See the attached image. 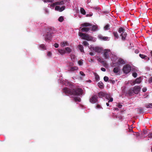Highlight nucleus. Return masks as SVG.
Masks as SVG:
<instances>
[{"label":"nucleus","mask_w":152,"mask_h":152,"mask_svg":"<svg viewBox=\"0 0 152 152\" xmlns=\"http://www.w3.org/2000/svg\"><path fill=\"white\" fill-rule=\"evenodd\" d=\"M69 45V43L66 41H63L61 42L60 45L62 47H64L66 46H68Z\"/></svg>","instance_id":"obj_14"},{"label":"nucleus","mask_w":152,"mask_h":152,"mask_svg":"<svg viewBox=\"0 0 152 152\" xmlns=\"http://www.w3.org/2000/svg\"><path fill=\"white\" fill-rule=\"evenodd\" d=\"M63 20H64V18L62 16L60 17L58 19V21L61 22L63 21Z\"/></svg>","instance_id":"obj_34"},{"label":"nucleus","mask_w":152,"mask_h":152,"mask_svg":"<svg viewBox=\"0 0 152 152\" xmlns=\"http://www.w3.org/2000/svg\"><path fill=\"white\" fill-rule=\"evenodd\" d=\"M99 96L100 97L105 96L106 95V93L103 92H101L99 93Z\"/></svg>","instance_id":"obj_21"},{"label":"nucleus","mask_w":152,"mask_h":152,"mask_svg":"<svg viewBox=\"0 0 152 152\" xmlns=\"http://www.w3.org/2000/svg\"><path fill=\"white\" fill-rule=\"evenodd\" d=\"M102 107L99 104H97L96 106V108L97 109H99L102 108Z\"/></svg>","instance_id":"obj_42"},{"label":"nucleus","mask_w":152,"mask_h":152,"mask_svg":"<svg viewBox=\"0 0 152 152\" xmlns=\"http://www.w3.org/2000/svg\"><path fill=\"white\" fill-rule=\"evenodd\" d=\"M63 90L65 93L70 94L74 95L75 97L74 98L76 101L80 102V99L79 97H77L75 96H79L82 94V91L81 89L77 88L76 90L70 91L67 88H64Z\"/></svg>","instance_id":"obj_1"},{"label":"nucleus","mask_w":152,"mask_h":152,"mask_svg":"<svg viewBox=\"0 0 152 152\" xmlns=\"http://www.w3.org/2000/svg\"><path fill=\"white\" fill-rule=\"evenodd\" d=\"M131 70V68L129 65H126L123 67V72L126 74L129 72Z\"/></svg>","instance_id":"obj_8"},{"label":"nucleus","mask_w":152,"mask_h":152,"mask_svg":"<svg viewBox=\"0 0 152 152\" xmlns=\"http://www.w3.org/2000/svg\"><path fill=\"white\" fill-rule=\"evenodd\" d=\"M106 105L107 106H109V104L108 103H106Z\"/></svg>","instance_id":"obj_59"},{"label":"nucleus","mask_w":152,"mask_h":152,"mask_svg":"<svg viewBox=\"0 0 152 152\" xmlns=\"http://www.w3.org/2000/svg\"><path fill=\"white\" fill-rule=\"evenodd\" d=\"M118 32L121 33V36L122 37V39H124L126 36L127 34L125 31V30L123 28H119Z\"/></svg>","instance_id":"obj_6"},{"label":"nucleus","mask_w":152,"mask_h":152,"mask_svg":"<svg viewBox=\"0 0 152 152\" xmlns=\"http://www.w3.org/2000/svg\"><path fill=\"white\" fill-rule=\"evenodd\" d=\"M43 1L45 2H53L54 1L53 0H43Z\"/></svg>","instance_id":"obj_33"},{"label":"nucleus","mask_w":152,"mask_h":152,"mask_svg":"<svg viewBox=\"0 0 152 152\" xmlns=\"http://www.w3.org/2000/svg\"><path fill=\"white\" fill-rule=\"evenodd\" d=\"M74 65V64L73 63H70L69 65L70 66H72Z\"/></svg>","instance_id":"obj_55"},{"label":"nucleus","mask_w":152,"mask_h":152,"mask_svg":"<svg viewBox=\"0 0 152 152\" xmlns=\"http://www.w3.org/2000/svg\"><path fill=\"white\" fill-rule=\"evenodd\" d=\"M145 107L147 108H152V103H149L146 105Z\"/></svg>","instance_id":"obj_28"},{"label":"nucleus","mask_w":152,"mask_h":152,"mask_svg":"<svg viewBox=\"0 0 152 152\" xmlns=\"http://www.w3.org/2000/svg\"><path fill=\"white\" fill-rule=\"evenodd\" d=\"M113 117L114 118H116L118 120H121L122 118V117L121 115H113Z\"/></svg>","instance_id":"obj_17"},{"label":"nucleus","mask_w":152,"mask_h":152,"mask_svg":"<svg viewBox=\"0 0 152 152\" xmlns=\"http://www.w3.org/2000/svg\"><path fill=\"white\" fill-rule=\"evenodd\" d=\"M66 53H69L72 51V49L69 47H66L65 48Z\"/></svg>","instance_id":"obj_18"},{"label":"nucleus","mask_w":152,"mask_h":152,"mask_svg":"<svg viewBox=\"0 0 152 152\" xmlns=\"http://www.w3.org/2000/svg\"><path fill=\"white\" fill-rule=\"evenodd\" d=\"M135 52L136 53H138V52H136V50H135Z\"/></svg>","instance_id":"obj_60"},{"label":"nucleus","mask_w":152,"mask_h":152,"mask_svg":"<svg viewBox=\"0 0 152 152\" xmlns=\"http://www.w3.org/2000/svg\"><path fill=\"white\" fill-rule=\"evenodd\" d=\"M79 36L82 39L87 40L88 41H95L96 40V38L90 36L87 34L81 33L80 32L79 33Z\"/></svg>","instance_id":"obj_2"},{"label":"nucleus","mask_w":152,"mask_h":152,"mask_svg":"<svg viewBox=\"0 0 152 152\" xmlns=\"http://www.w3.org/2000/svg\"><path fill=\"white\" fill-rule=\"evenodd\" d=\"M129 132H131V131H132V129H131L129 128Z\"/></svg>","instance_id":"obj_58"},{"label":"nucleus","mask_w":152,"mask_h":152,"mask_svg":"<svg viewBox=\"0 0 152 152\" xmlns=\"http://www.w3.org/2000/svg\"><path fill=\"white\" fill-rule=\"evenodd\" d=\"M148 131L146 130H144L143 131V133H142V135H143V134H147Z\"/></svg>","instance_id":"obj_44"},{"label":"nucleus","mask_w":152,"mask_h":152,"mask_svg":"<svg viewBox=\"0 0 152 152\" xmlns=\"http://www.w3.org/2000/svg\"><path fill=\"white\" fill-rule=\"evenodd\" d=\"M148 82L150 83L152 82V77L149 78L148 80Z\"/></svg>","instance_id":"obj_53"},{"label":"nucleus","mask_w":152,"mask_h":152,"mask_svg":"<svg viewBox=\"0 0 152 152\" xmlns=\"http://www.w3.org/2000/svg\"><path fill=\"white\" fill-rule=\"evenodd\" d=\"M56 4V5H62L64 4V1H57L55 2Z\"/></svg>","instance_id":"obj_22"},{"label":"nucleus","mask_w":152,"mask_h":152,"mask_svg":"<svg viewBox=\"0 0 152 152\" xmlns=\"http://www.w3.org/2000/svg\"><path fill=\"white\" fill-rule=\"evenodd\" d=\"M95 76L96 80L97 81L99 80V76L98 75L95 74Z\"/></svg>","instance_id":"obj_32"},{"label":"nucleus","mask_w":152,"mask_h":152,"mask_svg":"<svg viewBox=\"0 0 152 152\" xmlns=\"http://www.w3.org/2000/svg\"><path fill=\"white\" fill-rule=\"evenodd\" d=\"M147 88L145 87V88H143L142 89V91L144 92H145V91H147Z\"/></svg>","instance_id":"obj_48"},{"label":"nucleus","mask_w":152,"mask_h":152,"mask_svg":"<svg viewBox=\"0 0 152 152\" xmlns=\"http://www.w3.org/2000/svg\"><path fill=\"white\" fill-rule=\"evenodd\" d=\"M89 82H91V81L90 80H89Z\"/></svg>","instance_id":"obj_62"},{"label":"nucleus","mask_w":152,"mask_h":152,"mask_svg":"<svg viewBox=\"0 0 152 152\" xmlns=\"http://www.w3.org/2000/svg\"><path fill=\"white\" fill-rule=\"evenodd\" d=\"M117 107H118L119 108H121L122 107V105L120 103H119L118 105H117Z\"/></svg>","instance_id":"obj_51"},{"label":"nucleus","mask_w":152,"mask_h":152,"mask_svg":"<svg viewBox=\"0 0 152 152\" xmlns=\"http://www.w3.org/2000/svg\"><path fill=\"white\" fill-rule=\"evenodd\" d=\"M109 79L108 77L107 76H105L104 77V81L107 82Z\"/></svg>","instance_id":"obj_40"},{"label":"nucleus","mask_w":152,"mask_h":152,"mask_svg":"<svg viewBox=\"0 0 152 152\" xmlns=\"http://www.w3.org/2000/svg\"><path fill=\"white\" fill-rule=\"evenodd\" d=\"M89 48L91 50H94L96 52L98 53L100 52L102 50V48L98 46H96L95 47H94L93 46H88Z\"/></svg>","instance_id":"obj_7"},{"label":"nucleus","mask_w":152,"mask_h":152,"mask_svg":"<svg viewBox=\"0 0 152 152\" xmlns=\"http://www.w3.org/2000/svg\"><path fill=\"white\" fill-rule=\"evenodd\" d=\"M93 8L94 10H98L99 11L100 10V8H99V7L98 6L95 7Z\"/></svg>","instance_id":"obj_37"},{"label":"nucleus","mask_w":152,"mask_h":152,"mask_svg":"<svg viewBox=\"0 0 152 152\" xmlns=\"http://www.w3.org/2000/svg\"><path fill=\"white\" fill-rule=\"evenodd\" d=\"M101 70L102 71H104V72L106 71L105 69L104 68H103V67H102L101 68Z\"/></svg>","instance_id":"obj_54"},{"label":"nucleus","mask_w":152,"mask_h":152,"mask_svg":"<svg viewBox=\"0 0 152 152\" xmlns=\"http://www.w3.org/2000/svg\"><path fill=\"white\" fill-rule=\"evenodd\" d=\"M111 54L110 50L105 49L103 50V57L105 59H108Z\"/></svg>","instance_id":"obj_3"},{"label":"nucleus","mask_w":152,"mask_h":152,"mask_svg":"<svg viewBox=\"0 0 152 152\" xmlns=\"http://www.w3.org/2000/svg\"><path fill=\"white\" fill-rule=\"evenodd\" d=\"M51 34L50 33H48L45 37L46 40H50L51 39Z\"/></svg>","instance_id":"obj_15"},{"label":"nucleus","mask_w":152,"mask_h":152,"mask_svg":"<svg viewBox=\"0 0 152 152\" xmlns=\"http://www.w3.org/2000/svg\"><path fill=\"white\" fill-rule=\"evenodd\" d=\"M78 64L80 66L82 65L83 64V60H80L78 61Z\"/></svg>","instance_id":"obj_30"},{"label":"nucleus","mask_w":152,"mask_h":152,"mask_svg":"<svg viewBox=\"0 0 152 152\" xmlns=\"http://www.w3.org/2000/svg\"><path fill=\"white\" fill-rule=\"evenodd\" d=\"M119 69L118 67H115L113 71L115 73H117L118 71L119 70Z\"/></svg>","instance_id":"obj_29"},{"label":"nucleus","mask_w":152,"mask_h":152,"mask_svg":"<svg viewBox=\"0 0 152 152\" xmlns=\"http://www.w3.org/2000/svg\"><path fill=\"white\" fill-rule=\"evenodd\" d=\"M66 81H61V83H62L63 84H64L65 85H66Z\"/></svg>","instance_id":"obj_47"},{"label":"nucleus","mask_w":152,"mask_h":152,"mask_svg":"<svg viewBox=\"0 0 152 152\" xmlns=\"http://www.w3.org/2000/svg\"><path fill=\"white\" fill-rule=\"evenodd\" d=\"M141 90L140 87L138 86H135L133 89H131L129 91V94H131V91H132L135 94H137Z\"/></svg>","instance_id":"obj_4"},{"label":"nucleus","mask_w":152,"mask_h":152,"mask_svg":"<svg viewBox=\"0 0 152 152\" xmlns=\"http://www.w3.org/2000/svg\"><path fill=\"white\" fill-rule=\"evenodd\" d=\"M90 54L91 56H93L94 55V53H90Z\"/></svg>","instance_id":"obj_56"},{"label":"nucleus","mask_w":152,"mask_h":152,"mask_svg":"<svg viewBox=\"0 0 152 152\" xmlns=\"http://www.w3.org/2000/svg\"><path fill=\"white\" fill-rule=\"evenodd\" d=\"M39 49L42 50H45L46 49V47L44 45L41 44L39 46Z\"/></svg>","instance_id":"obj_20"},{"label":"nucleus","mask_w":152,"mask_h":152,"mask_svg":"<svg viewBox=\"0 0 152 152\" xmlns=\"http://www.w3.org/2000/svg\"><path fill=\"white\" fill-rule=\"evenodd\" d=\"M103 84L102 82H99L98 83V86L100 88H102L103 87Z\"/></svg>","instance_id":"obj_27"},{"label":"nucleus","mask_w":152,"mask_h":152,"mask_svg":"<svg viewBox=\"0 0 152 152\" xmlns=\"http://www.w3.org/2000/svg\"><path fill=\"white\" fill-rule=\"evenodd\" d=\"M99 39L101 40H107L109 39V38L107 37H103L102 35H99L98 36Z\"/></svg>","instance_id":"obj_12"},{"label":"nucleus","mask_w":152,"mask_h":152,"mask_svg":"<svg viewBox=\"0 0 152 152\" xmlns=\"http://www.w3.org/2000/svg\"><path fill=\"white\" fill-rule=\"evenodd\" d=\"M117 63L118 64L120 65L125 64V62L122 59L119 58L118 60Z\"/></svg>","instance_id":"obj_19"},{"label":"nucleus","mask_w":152,"mask_h":152,"mask_svg":"<svg viewBox=\"0 0 152 152\" xmlns=\"http://www.w3.org/2000/svg\"><path fill=\"white\" fill-rule=\"evenodd\" d=\"M138 110L139 111L140 113H143L144 110H143V109L142 108H140L138 109Z\"/></svg>","instance_id":"obj_36"},{"label":"nucleus","mask_w":152,"mask_h":152,"mask_svg":"<svg viewBox=\"0 0 152 152\" xmlns=\"http://www.w3.org/2000/svg\"><path fill=\"white\" fill-rule=\"evenodd\" d=\"M141 82V77L137 78L135 81H134L132 82V83H131L132 85H134L136 83H140Z\"/></svg>","instance_id":"obj_11"},{"label":"nucleus","mask_w":152,"mask_h":152,"mask_svg":"<svg viewBox=\"0 0 152 152\" xmlns=\"http://www.w3.org/2000/svg\"><path fill=\"white\" fill-rule=\"evenodd\" d=\"M105 96L107 99L109 100L108 102H112L113 101V98L110 97V95L107 94L106 93V95Z\"/></svg>","instance_id":"obj_13"},{"label":"nucleus","mask_w":152,"mask_h":152,"mask_svg":"<svg viewBox=\"0 0 152 152\" xmlns=\"http://www.w3.org/2000/svg\"><path fill=\"white\" fill-rule=\"evenodd\" d=\"M65 7V6H64L61 7L59 6H56L55 7V10L61 12L64 10Z\"/></svg>","instance_id":"obj_10"},{"label":"nucleus","mask_w":152,"mask_h":152,"mask_svg":"<svg viewBox=\"0 0 152 152\" xmlns=\"http://www.w3.org/2000/svg\"><path fill=\"white\" fill-rule=\"evenodd\" d=\"M114 36L115 37L117 38H118V33L116 32H114L113 33Z\"/></svg>","instance_id":"obj_39"},{"label":"nucleus","mask_w":152,"mask_h":152,"mask_svg":"<svg viewBox=\"0 0 152 152\" xmlns=\"http://www.w3.org/2000/svg\"><path fill=\"white\" fill-rule=\"evenodd\" d=\"M81 26L82 27H83L81 29V30L82 31L87 32L89 30L90 28L88 27H87L89 26H90L91 24L89 23H85L82 24Z\"/></svg>","instance_id":"obj_5"},{"label":"nucleus","mask_w":152,"mask_h":152,"mask_svg":"<svg viewBox=\"0 0 152 152\" xmlns=\"http://www.w3.org/2000/svg\"><path fill=\"white\" fill-rule=\"evenodd\" d=\"M54 46L56 48H57L58 47L59 45L57 43H55Z\"/></svg>","instance_id":"obj_52"},{"label":"nucleus","mask_w":152,"mask_h":152,"mask_svg":"<svg viewBox=\"0 0 152 152\" xmlns=\"http://www.w3.org/2000/svg\"><path fill=\"white\" fill-rule=\"evenodd\" d=\"M80 12L83 15H85L86 14V12L84 9L83 8H81L80 9Z\"/></svg>","instance_id":"obj_24"},{"label":"nucleus","mask_w":152,"mask_h":152,"mask_svg":"<svg viewBox=\"0 0 152 152\" xmlns=\"http://www.w3.org/2000/svg\"><path fill=\"white\" fill-rule=\"evenodd\" d=\"M56 5V3L55 2V3H54L50 4V7H54Z\"/></svg>","instance_id":"obj_43"},{"label":"nucleus","mask_w":152,"mask_h":152,"mask_svg":"<svg viewBox=\"0 0 152 152\" xmlns=\"http://www.w3.org/2000/svg\"><path fill=\"white\" fill-rule=\"evenodd\" d=\"M148 137L150 138H152V132L150 134H149L148 135Z\"/></svg>","instance_id":"obj_49"},{"label":"nucleus","mask_w":152,"mask_h":152,"mask_svg":"<svg viewBox=\"0 0 152 152\" xmlns=\"http://www.w3.org/2000/svg\"><path fill=\"white\" fill-rule=\"evenodd\" d=\"M83 44L85 46H88V42L86 41H84L83 42Z\"/></svg>","instance_id":"obj_38"},{"label":"nucleus","mask_w":152,"mask_h":152,"mask_svg":"<svg viewBox=\"0 0 152 152\" xmlns=\"http://www.w3.org/2000/svg\"><path fill=\"white\" fill-rule=\"evenodd\" d=\"M140 57L142 58H145L146 57H147V56H145V55L143 54H140Z\"/></svg>","instance_id":"obj_35"},{"label":"nucleus","mask_w":152,"mask_h":152,"mask_svg":"<svg viewBox=\"0 0 152 152\" xmlns=\"http://www.w3.org/2000/svg\"><path fill=\"white\" fill-rule=\"evenodd\" d=\"M114 110H118V109L117 108H114Z\"/></svg>","instance_id":"obj_57"},{"label":"nucleus","mask_w":152,"mask_h":152,"mask_svg":"<svg viewBox=\"0 0 152 152\" xmlns=\"http://www.w3.org/2000/svg\"><path fill=\"white\" fill-rule=\"evenodd\" d=\"M47 56L50 57H51L52 56V53L50 52H48L47 53Z\"/></svg>","instance_id":"obj_41"},{"label":"nucleus","mask_w":152,"mask_h":152,"mask_svg":"<svg viewBox=\"0 0 152 152\" xmlns=\"http://www.w3.org/2000/svg\"><path fill=\"white\" fill-rule=\"evenodd\" d=\"M151 55L152 56V51H151Z\"/></svg>","instance_id":"obj_61"},{"label":"nucleus","mask_w":152,"mask_h":152,"mask_svg":"<svg viewBox=\"0 0 152 152\" xmlns=\"http://www.w3.org/2000/svg\"><path fill=\"white\" fill-rule=\"evenodd\" d=\"M78 48L81 52H83L84 51L83 47L82 45H79L78 46Z\"/></svg>","instance_id":"obj_25"},{"label":"nucleus","mask_w":152,"mask_h":152,"mask_svg":"<svg viewBox=\"0 0 152 152\" xmlns=\"http://www.w3.org/2000/svg\"><path fill=\"white\" fill-rule=\"evenodd\" d=\"M90 102L93 104L96 103L97 101V97L96 95L93 96L89 99Z\"/></svg>","instance_id":"obj_9"},{"label":"nucleus","mask_w":152,"mask_h":152,"mask_svg":"<svg viewBox=\"0 0 152 152\" xmlns=\"http://www.w3.org/2000/svg\"><path fill=\"white\" fill-rule=\"evenodd\" d=\"M58 51L60 54L62 55H64L66 53V51L65 50V49H58Z\"/></svg>","instance_id":"obj_16"},{"label":"nucleus","mask_w":152,"mask_h":152,"mask_svg":"<svg viewBox=\"0 0 152 152\" xmlns=\"http://www.w3.org/2000/svg\"><path fill=\"white\" fill-rule=\"evenodd\" d=\"M80 75H82V76H85V74L83 72H82V71L80 72Z\"/></svg>","instance_id":"obj_46"},{"label":"nucleus","mask_w":152,"mask_h":152,"mask_svg":"<svg viewBox=\"0 0 152 152\" xmlns=\"http://www.w3.org/2000/svg\"><path fill=\"white\" fill-rule=\"evenodd\" d=\"M78 67L77 66H74L73 67H72L70 68V70L71 71H74L75 70H78Z\"/></svg>","instance_id":"obj_26"},{"label":"nucleus","mask_w":152,"mask_h":152,"mask_svg":"<svg viewBox=\"0 0 152 152\" xmlns=\"http://www.w3.org/2000/svg\"><path fill=\"white\" fill-rule=\"evenodd\" d=\"M137 74L136 73L134 72L132 74V76L134 77H137Z\"/></svg>","instance_id":"obj_45"},{"label":"nucleus","mask_w":152,"mask_h":152,"mask_svg":"<svg viewBox=\"0 0 152 152\" xmlns=\"http://www.w3.org/2000/svg\"><path fill=\"white\" fill-rule=\"evenodd\" d=\"M98 29V27L96 25H93L92 26V30L93 31H95Z\"/></svg>","instance_id":"obj_23"},{"label":"nucleus","mask_w":152,"mask_h":152,"mask_svg":"<svg viewBox=\"0 0 152 152\" xmlns=\"http://www.w3.org/2000/svg\"><path fill=\"white\" fill-rule=\"evenodd\" d=\"M104 29L105 30H107L109 28V25L107 24L104 27Z\"/></svg>","instance_id":"obj_31"},{"label":"nucleus","mask_w":152,"mask_h":152,"mask_svg":"<svg viewBox=\"0 0 152 152\" xmlns=\"http://www.w3.org/2000/svg\"><path fill=\"white\" fill-rule=\"evenodd\" d=\"M135 134H134V135H136V136L137 137H138L139 136H140V134L139 133H138V132H135Z\"/></svg>","instance_id":"obj_50"}]
</instances>
